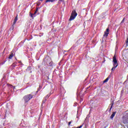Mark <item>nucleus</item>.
I'll use <instances>...</instances> for the list:
<instances>
[{"instance_id": "nucleus-5", "label": "nucleus", "mask_w": 128, "mask_h": 128, "mask_svg": "<svg viewBox=\"0 0 128 128\" xmlns=\"http://www.w3.org/2000/svg\"><path fill=\"white\" fill-rule=\"evenodd\" d=\"M17 21H18V16L16 17H15V18L14 19V21L13 22V24L12 25V29L14 28V24H16Z\"/></svg>"}, {"instance_id": "nucleus-22", "label": "nucleus", "mask_w": 128, "mask_h": 128, "mask_svg": "<svg viewBox=\"0 0 128 128\" xmlns=\"http://www.w3.org/2000/svg\"><path fill=\"white\" fill-rule=\"evenodd\" d=\"M87 88V90H88V88Z\"/></svg>"}, {"instance_id": "nucleus-21", "label": "nucleus", "mask_w": 128, "mask_h": 128, "mask_svg": "<svg viewBox=\"0 0 128 128\" xmlns=\"http://www.w3.org/2000/svg\"><path fill=\"white\" fill-rule=\"evenodd\" d=\"M40 0V2H42V0Z\"/></svg>"}, {"instance_id": "nucleus-20", "label": "nucleus", "mask_w": 128, "mask_h": 128, "mask_svg": "<svg viewBox=\"0 0 128 128\" xmlns=\"http://www.w3.org/2000/svg\"><path fill=\"white\" fill-rule=\"evenodd\" d=\"M60 2H62V0H59Z\"/></svg>"}, {"instance_id": "nucleus-13", "label": "nucleus", "mask_w": 128, "mask_h": 128, "mask_svg": "<svg viewBox=\"0 0 128 128\" xmlns=\"http://www.w3.org/2000/svg\"><path fill=\"white\" fill-rule=\"evenodd\" d=\"M83 126H84V124H82V125L80 126H78L77 128L74 127V128H82Z\"/></svg>"}, {"instance_id": "nucleus-18", "label": "nucleus", "mask_w": 128, "mask_h": 128, "mask_svg": "<svg viewBox=\"0 0 128 128\" xmlns=\"http://www.w3.org/2000/svg\"><path fill=\"white\" fill-rule=\"evenodd\" d=\"M36 12H37L36 11H35L34 12V14H34H34H36Z\"/></svg>"}, {"instance_id": "nucleus-3", "label": "nucleus", "mask_w": 128, "mask_h": 128, "mask_svg": "<svg viewBox=\"0 0 128 128\" xmlns=\"http://www.w3.org/2000/svg\"><path fill=\"white\" fill-rule=\"evenodd\" d=\"M76 16H78V13H76V10H73L71 14L70 18H69V21L70 22L72 20H74V18H76Z\"/></svg>"}, {"instance_id": "nucleus-8", "label": "nucleus", "mask_w": 128, "mask_h": 128, "mask_svg": "<svg viewBox=\"0 0 128 128\" xmlns=\"http://www.w3.org/2000/svg\"><path fill=\"white\" fill-rule=\"evenodd\" d=\"M54 0H46V2H54Z\"/></svg>"}, {"instance_id": "nucleus-19", "label": "nucleus", "mask_w": 128, "mask_h": 128, "mask_svg": "<svg viewBox=\"0 0 128 128\" xmlns=\"http://www.w3.org/2000/svg\"><path fill=\"white\" fill-rule=\"evenodd\" d=\"M50 96V95H47V96L46 97V98H48Z\"/></svg>"}, {"instance_id": "nucleus-10", "label": "nucleus", "mask_w": 128, "mask_h": 128, "mask_svg": "<svg viewBox=\"0 0 128 128\" xmlns=\"http://www.w3.org/2000/svg\"><path fill=\"white\" fill-rule=\"evenodd\" d=\"M108 80H110V78H109V77L107 78L104 81V82H108Z\"/></svg>"}, {"instance_id": "nucleus-4", "label": "nucleus", "mask_w": 128, "mask_h": 128, "mask_svg": "<svg viewBox=\"0 0 128 128\" xmlns=\"http://www.w3.org/2000/svg\"><path fill=\"white\" fill-rule=\"evenodd\" d=\"M110 34V28H107L106 29V31L104 32V36L106 37V38H108V34Z\"/></svg>"}, {"instance_id": "nucleus-2", "label": "nucleus", "mask_w": 128, "mask_h": 128, "mask_svg": "<svg viewBox=\"0 0 128 128\" xmlns=\"http://www.w3.org/2000/svg\"><path fill=\"white\" fill-rule=\"evenodd\" d=\"M33 98L34 95L32 94H28L24 96L23 97V99L25 102H30V100H32V98Z\"/></svg>"}, {"instance_id": "nucleus-7", "label": "nucleus", "mask_w": 128, "mask_h": 128, "mask_svg": "<svg viewBox=\"0 0 128 128\" xmlns=\"http://www.w3.org/2000/svg\"><path fill=\"white\" fill-rule=\"evenodd\" d=\"M14 58V53L11 54L10 55L8 58L9 60H12Z\"/></svg>"}, {"instance_id": "nucleus-1", "label": "nucleus", "mask_w": 128, "mask_h": 128, "mask_svg": "<svg viewBox=\"0 0 128 128\" xmlns=\"http://www.w3.org/2000/svg\"><path fill=\"white\" fill-rule=\"evenodd\" d=\"M113 66L114 67L112 68L111 70L114 71L118 68V60H116V54L113 56Z\"/></svg>"}, {"instance_id": "nucleus-23", "label": "nucleus", "mask_w": 128, "mask_h": 128, "mask_svg": "<svg viewBox=\"0 0 128 128\" xmlns=\"http://www.w3.org/2000/svg\"><path fill=\"white\" fill-rule=\"evenodd\" d=\"M9 86H10V84H9Z\"/></svg>"}, {"instance_id": "nucleus-16", "label": "nucleus", "mask_w": 128, "mask_h": 128, "mask_svg": "<svg viewBox=\"0 0 128 128\" xmlns=\"http://www.w3.org/2000/svg\"><path fill=\"white\" fill-rule=\"evenodd\" d=\"M126 44L128 46V37H127V38H126Z\"/></svg>"}, {"instance_id": "nucleus-17", "label": "nucleus", "mask_w": 128, "mask_h": 128, "mask_svg": "<svg viewBox=\"0 0 128 128\" xmlns=\"http://www.w3.org/2000/svg\"><path fill=\"white\" fill-rule=\"evenodd\" d=\"M38 8H36V12H38Z\"/></svg>"}, {"instance_id": "nucleus-11", "label": "nucleus", "mask_w": 128, "mask_h": 128, "mask_svg": "<svg viewBox=\"0 0 128 128\" xmlns=\"http://www.w3.org/2000/svg\"><path fill=\"white\" fill-rule=\"evenodd\" d=\"M30 16H31V18H34V14H32V12H30Z\"/></svg>"}, {"instance_id": "nucleus-14", "label": "nucleus", "mask_w": 128, "mask_h": 128, "mask_svg": "<svg viewBox=\"0 0 128 128\" xmlns=\"http://www.w3.org/2000/svg\"><path fill=\"white\" fill-rule=\"evenodd\" d=\"M46 102V98H44V100L42 101V104H44V102Z\"/></svg>"}, {"instance_id": "nucleus-15", "label": "nucleus", "mask_w": 128, "mask_h": 128, "mask_svg": "<svg viewBox=\"0 0 128 128\" xmlns=\"http://www.w3.org/2000/svg\"><path fill=\"white\" fill-rule=\"evenodd\" d=\"M72 122V120L70 121V122H68V126H70V124Z\"/></svg>"}, {"instance_id": "nucleus-12", "label": "nucleus", "mask_w": 128, "mask_h": 128, "mask_svg": "<svg viewBox=\"0 0 128 128\" xmlns=\"http://www.w3.org/2000/svg\"><path fill=\"white\" fill-rule=\"evenodd\" d=\"M126 20V18H124L122 22H121V24H124V20Z\"/></svg>"}, {"instance_id": "nucleus-9", "label": "nucleus", "mask_w": 128, "mask_h": 128, "mask_svg": "<svg viewBox=\"0 0 128 128\" xmlns=\"http://www.w3.org/2000/svg\"><path fill=\"white\" fill-rule=\"evenodd\" d=\"M112 106H114V102H112V104H111V106L110 108V109L109 110V112H110V111L112 110Z\"/></svg>"}, {"instance_id": "nucleus-6", "label": "nucleus", "mask_w": 128, "mask_h": 128, "mask_svg": "<svg viewBox=\"0 0 128 128\" xmlns=\"http://www.w3.org/2000/svg\"><path fill=\"white\" fill-rule=\"evenodd\" d=\"M116 112H112V114L110 116V118H111V120H112V118H114V116H116Z\"/></svg>"}]
</instances>
